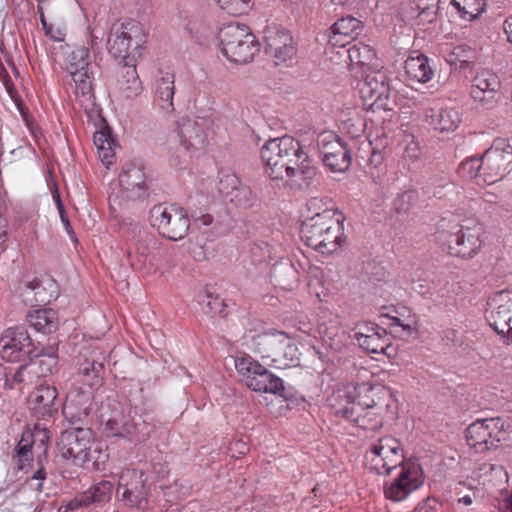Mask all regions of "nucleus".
<instances>
[{
  "mask_svg": "<svg viewBox=\"0 0 512 512\" xmlns=\"http://www.w3.org/2000/svg\"><path fill=\"white\" fill-rule=\"evenodd\" d=\"M34 352V342L24 327H10L3 332L0 338V356L4 361L25 362Z\"/></svg>",
  "mask_w": 512,
  "mask_h": 512,
  "instance_id": "13",
  "label": "nucleus"
},
{
  "mask_svg": "<svg viewBox=\"0 0 512 512\" xmlns=\"http://www.w3.org/2000/svg\"><path fill=\"white\" fill-rule=\"evenodd\" d=\"M405 462L400 441L390 435L377 439L365 453L367 468L379 475H389Z\"/></svg>",
  "mask_w": 512,
  "mask_h": 512,
  "instance_id": "8",
  "label": "nucleus"
},
{
  "mask_svg": "<svg viewBox=\"0 0 512 512\" xmlns=\"http://www.w3.org/2000/svg\"><path fill=\"white\" fill-rule=\"evenodd\" d=\"M301 157H295L292 165L296 168V176L299 180L309 183L316 175V168L311 164L306 153L301 149Z\"/></svg>",
  "mask_w": 512,
  "mask_h": 512,
  "instance_id": "47",
  "label": "nucleus"
},
{
  "mask_svg": "<svg viewBox=\"0 0 512 512\" xmlns=\"http://www.w3.org/2000/svg\"><path fill=\"white\" fill-rule=\"evenodd\" d=\"M509 424L501 417L478 419L466 429L467 444L476 453H485L499 447L509 438Z\"/></svg>",
  "mask_w": 512,
  "mask_h": 512,
  "instance_id": "7",
  "label": "nucleus"
},
{
  "mask_svg": "<svg viewBox=\"0 0 512 512\" xmlns=\"http://www.w3.org/2000/svg\"><path fill=\"white\" fill-rule=\"evenodd\" d=\"M424 0H404L397 10L399 17L405 22H415Z\"/></svg>",
  "mask_w": 512,
  "mask_h": 512,
  "instance_id": "52",
  "label": "nucleus"
},
{
  "mask_svg": "<svg viewBox=\"0 0 512 512\" xmlns=\"http://www.w3.org/2000/svg\"><path fill=\"white\" fill-rule=\"evenodd\" d=\"M317 332L323 344L327 347L333 350H339L342 347L345 340V334L340 326V321L337 316L321 321L318 324Z\"/></svg>",
  "mask_w": 512,
  "mask_h": 512,
  "instance_id": "29",
  "label": "nucleus"
},
{
  "mask_svg": "<svg viewBox=\"0 0 512 512\" xmlns=\"http://www.w3.org/2000/svg\"><path fill=\"white\" fill-rule=\"evenodd\" d=\"M360 347L372 354H384L391 358L395 356V349L391 345V339L385 330V334L376 332L375 335L368 337L366 340H360Z\"/></svg>",
  "mask_w": 512,
  "mask_h": 512,
  "instance_id": "36",
  "label": "nucleus"
},
{
  "mask_svg": "<svg viewBox=\"0 0 512 512\" xmlns=\"http://www.w3.org/2000/svg\"><path fill=\"white\" fill-rule=\"evenodd\" d=\"M475 59V51L467 45L455 46L445 55V61L454 69H466L474 63Z\"/></svg>",
  "mask_w": 512,
  "mask_h": 512,
  "instance_id": "38",
  "label": "nucleus"
},
{
  "mask_svg": "<svg viewBox=\"0 0 512 512\" xmlns=\"http://www.w3.org/2000/svg\"><path fill=\"white\" fill-rule=\"evenodd\" d=\"M499 89L498 76L490 70L483 69L473 78L470 94L475 101L488 104L495 98Z\"/></svg>",
  "mask_w": 512,
  "mask_h": 512,
  "instance_id": "20",
  "label": "nucleus"
},
{
  "mask_svg": "<svg viewBox=\"0 0 512 512\" xmlns=\"http://www.w3.org/2000/svg\"><path fill=\"white\" fill-rule=\"evenodd\" d=\"M104 364L102 361L95 358L85 357L84 361L79 364L78 377L79 380L91 388L99 387L104 380Z\"/></svg>",
  "mask_w": 512,
  "mask_h": 512,
  "instance_id": "31",
  "label": "nucleus"
},
{
  "mask_svg": "<svg viewBox=\"0 0 512 512\" xmlns=\"http://www.w3.org/2000/svg\"><path fill=\"white\" fill-rule=\"evenodd\" d=\"M360 28L361 22L358 19L352 16H347L337 20L332 26V31L335 36L340 35L353 38L358 35Z\"/></svg>",
  "mask_w": 512,
  "mask_h": 512,
  "instance_id": "48",
  "label": "nucleus"
},
{
  "mask_svg": "<svg viewBox=\"0 0 512 512\" xmlns=\"http://www.w3.org/2000/svg\"><path fill=\"white\" fill-rule=\"evenodd\" d=\"M249 450L246 442L241 439L233 440L229 445V452L232 457L240 458L244 456Z\"/></svg>",
  "mask_w": 512,
  "mask_h": 512,
  "instance_id": "59",
  "label": "nucleus"
},
{
  "mask_svg": "<svg viewBox=\"0 0 512 512\" xmlns=\"http://www.w3.org/2000/svg\"><path fill=\"white\" fill-rule=\"evenodd\" d=\"M116 492L129 506L142 510L148 506V487L141 471L124 470L120 474Z\"/></svg>",
  "mask_w": 512,
  "mask_h": 512,
  "instance_id": "18",
  "label": "nucleus"
},
{
  "mask_svg": "<svg viewBox=\"0 0 512 512\" xmlns=\"http://www.w3.org/2000/svg\"><path fill=\"white\" fill-rule=\"evenodd\" d=\"M393 321H394L396 326L402 327V329L409 336L412 335V334H415L416 331H417V329H416V321L415 320H409L407 323H405V322H403L399 318H394Z\"/></svg>",
  "mask_w": 512,
  "mask_h": 512,
  "instance_id": "64",
  "label": "nucleus"
},
{
  "mask_svg": "<svg viewBox=\"0 0 512 512\" xmlns=\"http://www.w3.org/2000/svg\"><path fill=\"white\" fill-rule=\"evenodd\" d=\"M400 467L398 476L384 487L385 497L394 502L405 500L424 484V475L420 464L409 460Z\"/></svg>",
  "mask_w": 512,
  "mask_h": 512,
  "instance_id": "15",
  "label": "nucleus"
},
{
  "mask_svg": "<svg viewBox=\"0 0 512 512\" xmlns=\"http://www.w3.org/2000/svg\"><path fill=\"white\" fill-rule=\"evenodd\" d=\"M419 17H417L414 22L416 25L424 26L426 24L432 23L437 18V13L433 5H428L425 1L422 4V8L418 13Z\"/></svg>",
  "mask_w": 512,
  "mask_h": 512,
  "instance_id": "58",
  "label": "nucleus"
},
{
  "mask_svg": "<svg viewBox=\"0 0 512 512\" xmlns=\"http://www.w3.org/2000/svg\"><path fill=\"white\" fill-rule=\"evenodd\" d=\"M425 121L434 130L439 132H453L461 123V117L457 110L453 108H433L426 109Z\"/></svg>",
  "mask_w": 512,
  "mask_h": 512,
  "instance_id": "27",
  "label": "nucleus"
},
{
  "mask_svg": "<svg viewBox=\"0 0 512 512\" xmlns=\"http://www.w3.org/2000/svg\"><path fill=\"white\" fill-rule=\"evenodd\" d=\"M380 334H385V329L375 323L371 322H363L359 323L355 327V339L360 344V340H366L368 337L375 335L376 332H379Z\"/></svg>",
  "mask_w": 512,
  "mask_h": 512,
  "instance_id": "55",
  "label": "nucleus"
},
{
  "mask_svg": "<svg viewBox=\"0 0 512 512\" xmlns=\"http://www.w3.org/2000/svg\"><path fill=\"white\" fill-rule=\"evenodd\" d=\"M93 142L98 150L101 162L108 168L114 161L115 141L109 130L95 132Z\"/></svg>",
  "mask_w": 512,
  "mask_h": 512,
  "instance_id": "37",
  "label": "nucleus"
},
{
  "mask_svg": "<svg viewBox=\"0 0 512 512\" xmlns=\"http://www.w3.org/2000/svg\"><path fill=\"white\" fill-rule=\"evenodd\" d=\"M46 478V473L43 467L39 468L29 480V485L36 491L41 492L43 488V480Z\"/></svg>",
  "mask_w": 512,
  "mask_h": 512,
  "instance_id": "61",
  "label": "nucleus"
},
{
  "mask_svg": "<svg viewBox=\"0 0 512 512\" xmlns=\"http://www.w3.org/2000/svg\"><path fill=\"white\" fill-rule=\"evenodd\" d=\"M340 128L350 135L351 138L359 137L365 130L366 123L364 118L357 110L342 113L340 118Z\"/></svg>",
  "mask_w": 512,
  "mask_h": 512,
  "instance_id": "42",
  "label": "nucleus"
},
{
  "mask_svg": "<svg viewBox=\"0 0 512 512\" xmlns=\"http://www.w3.org/2000/svg\"><path fill=\"white\" fill-rule=\"evenodd\" d=\"M347 54L350 64L353 66L369 65L376 56L374 49L362 42H358L348 48Z\"/></svg>",
  "mask_w": 512,
  "mask_h": 512,
  "instance_id": "45",
  "label": "nucleus"
},
{
  "mask_svg": "<svg viewBox=\"0 0 512 512\" xmlns=\"http://www.w3.org/2000/svg\"><path fill=\"white\" fill-rule=\"evenodd\" d=\"M511 308L512 305L508 300L505 304H499L497 308L492 310L487 316L490 326L498 335L507 339V344L509 343L508 340L510 332L512 331V327L510 326L512 321Z\"/></svg>",
  "mask_w": 512,
  "mask_h": 512,
  "instance_id": "32",
  "label": "nucleus"
},
{
  "mask_svg": "<svg viewBox=\"0 0 512 512\" xmlns=\"http://www.w3.org/2000/svg\"><path fill=\"white\" fill-rule=\"evenodd\" d=\"M451 4L460 17L468 21L480 16L486 6L485 0H451Z\"/></svg>",
  "mask_w": 512,
  "mask_h": 512,
  "instance_id": "44",
  "label": "nucleus"
},
{
  "mask_svg": "<svg viewBox=\"0 0 512 512\" xmlns=\"http://www.w3.org/2000/svg\"><path fill=\"white\" fill-rule=\"evenodd\" d=\"M345 217L304 220L301 226L302 241L322 255H332L346 244Z\"/></svg>",
  "mask_w": 512,
  "mask_h": 512,
  "instance_id": "3",
  "label": "nucleus"
},
{
  "mask_svg": "<svg viewBox=\"0 0 512 512\" xmlns=\"http://www.w3.org/2000/svg\"><path fill=\"white\" fill-rule=\"evenodd\" d=\"M33 435L31 431H26L22 434V437L17 445L16 451L19 456V461H27L29 459V453L33 444L35 443L32 439Z\"/></svg>",
  "mask_w": 512,
  "mask_h": 512,
  "instance_id": "56",
  "label": "nucleus"
},
{
  "mask_svg": "<svg viewBox=\"0 0 512 512\" xmlns=\"http://www.w3.org/2000/svg\"><path fill=\"white\" fill-rule=\"evenodd\" d=\"M94 432L90 428H73L61 433L58 449L62 457L70 459L75 465L84 466L86 451L90 449Z\"/></svg>",
  "mask_w": 512,
  "mask_h": 512,
  "instance_id": "16",
  "label": "nucleus"
},
{
  "mask_svg": "<svg viewBox=\"0 0 512 512\" xmlns=\"http://www.w3.org/2000/svg\"><path fill=\"white\" fill-rule=\"evenodd\" d=\"M39 13H40V21H41L43 30L45 32V35L57 42L64 41L65 36H66L65 27L62 25H58V24L56 25L53 23H49L46 20L42 9H40Z\"/></svg>",
  "mask_w": 512,
  "mask_h": 512,
  "instance_id": "54",
  "label": "nucleus"
},
{
  "mask_svg": "<svg viewBox=\"0 0 512 512\" xmlns=\"http://www.w3.org/2000/svg\"><path fill=\"white\" fill-rule=\"evenodd\" d=\"M301 146L292 136L285 135L268 140L261 149V159L266 172L273 179L296 176V168L292 165L295 157H301Z\"/></svg>",
  "mask_w": 512,
  "mask_h": 512,
  "instance_id": "4",
  "label": "nucleus"
},
{
  "mask_svg": "<svg viewBox=\"0 0 512 512\" xmlns=\"http://www.w3.org/2000/svg\"><path fill=\"white\" fill-rule=\"evenodd\" d=\"M176 136L185 154L183 163L191 158V153L194 150L204 145L206 139L203 125L190 117H181L177 121ZM171 164L177 167L182 164V161L175 157L171 159Z\"/></svg>",
  "mask_w": 512,
  "mask_h": 512,
  "instance_id": "19",
  "label": "nucleus"
},
{
  "mask_svg": "<svg viewBox=\"0 0 512 512\" xmlns=\"http://www.w3.org/2000/svg\"><path fill=\"white\" fill-rule=\"evenodd\" d=\"M53 198H54V200L56 202L57 209H58L61 221L64 224L67 232L69 234H73L74 235V233L72 231V227H71L70 221H69V218L66 215V212H65V209H64V205H63V203L61 201V198H60V195H59L58 191H55V193L53 194Z\"/></svg>",
  "mask_w": 512,
  "mask_h": 512,
  "instance_id": "60",
  "label": "nucleus"
},
{
  "mask_svg": "<svg viewBox=\"0 0 512 512\" xmlns=\"http://www.w3.org/2000/svg\"><path fill=\"white\" fill-rule=\"evenodd\" d=\"M90 66V51L85 46L75 47L67 57L66 70L84 69Z\"/></svg>",
  "mask_w": 512,
  "mask_h": 512,
  "instance_id": "50",
  "label": "nucleus"
},
{
  "mask_svg": "<svg viewBox=\"0 0 512 512\" xmlns=\"http://www.w3.org/2000/svg\"><path fill=\"white\" fill-rule=\"evenodd\" d=\"M100 421L106 437H130L135 433V425L120 409L113 410L109 416L101 411Z\"/></svg>",
  "mask_w": 512,
  "mask_h": 512,
  "instance_id": "24",
  "label": "nucleus"
},
{
  "mask_svg": "<svg viewBox=\"0 0 512 512\" xmlns=\"http://www.w3.org/2000/svg\"><path fill=\"white\" fill-rule=\"evenodd\" d=\"M206 306L211 312H216L222 306V300L218 296H213L211 293H205Z\"/></svg>",
  "mask_w": 512,
  "mask_h": 512,
  "instance_id": "63",
  "label": "nucleus"
},
{
  "mask_svg": "<svg viewBox=\"0 0 512 512\" xmlns=\"http://www.w3.org/2000/svg\"><path fill=\"white\" fill-rule=\"evenodd\" d=\"M286 341V333L279 330H268L253 338L256 351L263 359L275 364L281 350L282 342Z\"/></svg>",
  "mask_w": 512,
  "mask_h": 512,
  "instance_id": "25",
  "label": "nucleus"
},
{
  "mask_svg": "<svg viewBox=\"0 0 512 512\" xmlns=\"http://www.w3.org/2000/svg\"><path fill=\"white\" fill-rule=\"evenodd\" d=\"M148 30L136 20L117 21L110 28L107 40V50L114 58L124 61L126 67L128 97L138 95L141 90V81L138 77L135 58L142 55L148 42Z\"/></svg>",
  "mask_w": 512,
  "mask_h": 512,
  "instance_id": "2",
  "label": "nucleus"
},
{
  "mask_svg": "<svg viewBox=\"0 0 512 512\" xmlns=\"http://www.w3.org/2000/svg\"><path fill=\"white\" fill-rule=\"evenodd\" d=\"M299 360L298 348L286 334V341L282 342L279 357H277L275 365L278 367L296 366L299 364Z\"/></svg>",
  "mask_w": 512,
  "mask_h": 512,
  "instance_id": "46",
  "label": "nucleus"
},
{
  "mask_svg": "<svg viewBox=\"0 0 512 512\" xmlns=\"http://www.w3.org/2000/svg\"><path fill=\"white\" fill-rule=\"evenodd\" d=\"M404 68L407 77L418 83H427L434 77L430 60L423 54L408 57Z\"/></svg>",
  "mask_w": 512,
  "mask_h": 512,
  "instance_id": "28",
  "label": "nucleus"
},
{
  "mask_svg": "<svg viewBox=\"0 0 512 512\" xmlns=\"http://www.w3.org/2000/svg\"><path fill=\"white\" fill-rule=\"evenodd\" d=\"M482 232L483 229L478 223L471 227L454 224L447 229L439 230L436 239L449 255L471 259L478 254L482 247Z\"/></svg>",
  "mask_w": 512,
  "mask_h": 512,
  "instance_id": "6",
  "label": "nucleus"
},
{
  "mask_svg": "<svg viewBox=\"0 0 512 512\" xmlns=\"http://www.w3.org/2000/svg\"><path fill=\"white\" fill-rule=\"evenodd\" d=\"M359 92L364 105L373 112L392 110L391 88L385 72L377 70L367 73L359 84Z\"/></svg>",
  "mask_w": 512,
  "mask_h": 512,
  "instance_id": "12",
  "label": "nucleus"
},
{
  "mask_svg": "<svg viewBox=\"0 0 512 512\" xmlns=\"http://www.w3.org/2000/svg\"><path fill=\"white\" fill-rule=\"evenodd\" d=\"M48 287L44 286L38 279L25 281L19 287V295L25 305L38 306L48 304L57 297L56 291L52 290L55 284L49 281Z\"/></svg>",
  "mask_w": 512,
  "mask_h": 512,
  "instance_id": "21",
  "label": "nucleus"
},
{
  "mask_svg": "<svg viewBox=\"0 0 512 512\" xmlns=\"http://www.w3.org/2000/svg\"><path fill=\"white\" fill-rule=\"evenodd\" d=\"M121 194L109 196V208L114 212L127 207L130 201L144 200L148 196L146 175L142 167L126 163L119 174Z\"/></svg>",
  "mask_w": 512,
  "mask_h": 512,
  "instance_id": "10",
  "label": "nucleus"
},
{
  "mask_svg": "<svg viewBox=\"0 0 512 512\" xmlns=\"http://www.w3.org/2000/svg\"><path fill=\"white\" fill-rule=\"evenodd\" d=\"M220 50L232 63L247 64L260 52V43L245 25L228 24L218 32Z\"/></svg>",
  "mask_w": 512,
  "mask_h": 512,
  "instance_id": "5",
  "label": "nucleus"
},
{
  "mask_svg": "<svg viewBox=\"0 0 512 512\" xmlns=\"http://www.w3.org/2000/svg\"><path fill=\"white\" fill-rule=\"evenodd\" d=\"M217 5L231 15L247 13L253 6V0H214Z\"/></svg>",
  "mask_w": 512,
  "mask_h": 512,
  "instance_id": "53",
  "label": "nucleus"
},
{
  "mask_svg": "<svg viewBox=\"0 0 512 512\" xmlns=\"http://www.w3.org/2000/svg\"><path fill=\"white\" fill-rule=\"evenodd\" d=\"M175 93V75L169 71H160V76L155 80L154 104L165 113L174 110L173 98Z\"/></svg>",
  "mask_w": 512,
  "mask_h": 512,
  "instance_id": "26",
  "label": "nucleus"
},
{
  "mask_svg": "<svg viewBox=\"0 0 512 512\" xmlns=\"http://www.w3.org/2000/svg\"><path fill=\"white\" fill-rule=\"evenodd\" d=\"M87 460L83 467L93 470H102L105 468L106 463L109 459L107 447L93 439L92 445L89 450L86 451Z\"/></svg>",
  "mask_w": 512,
  "mask_h": 512,
  "instance_id": "41",
  "label": "nucleus"
},
{
  "mask_svg": "<svg viewBox=\"0 0 512 512\" xmlns=\"http://www.w3.org/2000/svg\"><path fill=\"white\" fill-rule=\"evenodd\" d=\"M306 209L308 216L305 220L321 219L324 216L330 218H341L344 217L343 213L338 210L336 203L332 198L324 197H312L306 203Z\"/></svg>",
  "mask_w": 512,
  "mask_h": 512,
  "instance_id": "30",
  "label": "nucleus"
},
{
  "mask_svg": "<svg viewBox=\"0 0 512 512\" xmlns=\"http://www.w3.org/2000/svg\"><path fill=\"white\" fill-rule=\"evenodd\" d=\"M235 367L246 386L253 391L283 396V380L249 355L237 358Z\"/></svg>",
  "mask_w": 512,
  "mask_h": 512,
  "instance_id": "9",
  "label": "nucleus"
},
{
  "mask_svg": "<svg viewBox=\"0 0 512 512\" xmlns=\"http://www.w3.org/2000/svg\"><path fill=\"white\" fill-rule=\"evenodd\" d=\"M33 441H39L41 444L46 445L50 439V431L47 428H40L36 425L34 431L31 432Z\"/></svg>",
  "mask_w": 512,
  "mask_h": 512,
  "instance_id": "62",
  "label": "nucleus"
},
{
  "mask_svg": "<svg viewBox=\"0 0 512 512\" xmlns=\"http://www.w3.org/2000/svg\"><path fill=\"white\" fill-rule=\"evenodd\" d=\"M482 165V156L467 157L460 163L457 173L463 179L475 180L478 185H485L481 177Z\"/></svg>",
  "mask_w": 512,
  "mask_h": 512,
  "instance_id": "40",
  "label": "nucleus"
},
{
  "mask_svg": "<svg viewBox=\"0 0 512 512\" xmlns=\"http://www.w3.org/2000/svg\"><path fill=\"white\" fill-rule=\"evenodd\" d=\"M92 394L79 388L70 390L63 404V413L72 421L84 420L92 410Z\"/></svg>",
  "mask_w": 512,
  "mask_h": 512,
  "instance_id": "22",
  "label": "nucleus"
},
{
  "mask_svg": "<svg viewBox=\"0 0 512 512\" xmlns=\"http://www.w3.org/2000/svg\"><path fill=\"white\" fill-rule=\"evenodd\" d=\"M57 390L49 385H39L30 395L29 404L37 417H51L57 412Z\"/></svg>",
  "mask_w": 512,
  "mask_h": 512,
  "instance_id": "23",
  "label": "nucleus"
},
{
  "mask_svg": "<svg viewBox=\"0 0 512 512\" xmlns=\"http://www.w3.org/2000/svg\"><path fill=\"white\" fill-rule=\"evenodd\" d=\"M67 72L70 74L73 82L75 83L77 94L87 95L91 92L92 76L89 72V68H71V70Z\"/></svg>",
  "mask_w": 512,
  "mask_h": 512,
  "instance_id": "49",
  "label": "nucleus"
},
{
  "mask_svg": "<svg viewBox=\"0 0 512 512\" xmlns=\"http://www.w3.org/2000/svg\"><path fill=\"white\" fill-rule=\"evenodd\" d=\"M317 146L324 165L332 172H345L351 165L347 144L334 132L324 131L317 137Z\"/></svg>",
  "mask_w": 512,
  "mask_h": 512,
  "instance_id": "14",
  "label": "nucleus"
},
{
  "mask_svg": "<svg viewBox=\"0 0 512 512\" xmlns=\"http://www.w3.org/2000/svg\"><path fill=\"white\" fill-rule=\"evenodd\" d=\"M345 404L337 411L348 421L368 431L391 425L398 417V400L393 390L381 384H350L339 392Z\"/></svg>",
  "mask_w": 512,
  "mask_h": 512,
  "instance_id": "1",
  "label": "nucleus"
},
{
  "mask_svg": "<svg viewBox=\"0 0 512 512\" xmlns=\"http://www.w3.org/2000/svg\"><path fill=\"white\" fill-rule=\"evenodd\" d=\"M511 149L508 139L497 138L486 152L488 153V158L491 160L492 164H498V167L506 173H509L510 170H508V167L512 162Z\"/></svg>",
  "mask_w": 512,
  "mask_h": 512,
  "instance_id": "35",
  "label": "nucleus"
},
{
  "mask_svg": "<svg viewBox=\"0 0 512 512\" xmlns=\"http://www.w3.org/2000/svg\"><path fill=\"white\" fill-rule=\"evenodd\" d=\"M114 484L108 480H102L83 491L89 506L97 503H105L111 499Z\"/></svg>",
  "mask_w": 512,
  "mask_h": 512,
  "instance_id": "43",
  "label": "nucleus"
},
{
  "mask_svg": "<svg viewBox=\"0 0 512 512\" xmlns=\"http://www.w3.org/2000/svg\"><path fill=\"white\" fill-rule=\"evenodd\" d=\"M482 169L483 173H481V177L484 181L485 185H491L496 183L498 180H501L502 177L506 174L498 164H492L491 160L488 158V153L482 155Z\"/></svg>",
  "mask_w": 512,
  "mask_h": 512,
  "instance_id": "51",
  "label": "nucleus"
},
{
  "mask_svg": "<svg viewBox=\"0 0 512 512\" xmlns=\"http://www.w3.org/2000/svg\"><path fill=\"white\" fill-rule=\"evenodd\" d=\"M57 363V347L54 345H51L45 350H43L39 354V359L37 361L31 362L38 379L52 375L57 368Z\"/></svg>",
  "mask_w": 512,
  "mask_h": 512,
  "instance_id": "39",
  "label": "nucleus"
},
{
  "mask_svg": "<svg viewBox=\"0 0 512 512\" xmlns=\"http://www.w3.org/2000/svg\"><path fill=\"white\" fill-rule=\"evenodd\" d=\"M150 222L163 237L178 241L189 231L190 219L187 211L177 205H155L150 210Z\"/></svg>",
  "mask_w": 512,
  "mask_h": 512,
  "instance_id": "11",
  "label": "nucleus"
},
{
  "mask_svg": "<svg viewBox=\"0 0 512 512\" xmlns=\"http://www.w3.org/2000/svg\"><path fill=\"white\" fill-rule=\"evenodd\" d=\"M38 379L33 365L30 363L21 365L13 374H5L4 387L7 389H19L33 384Z\"/></svg>",
  "mask_w": 512,
  "mask_h": 512,
  "instance_id": "34",
  "label": "nucleus"
},
{
  "mask_svg": "<svg viewBox=\"0 0 512 512\" xmlns=\"http://www.w3.org/2000/svg\"><path fill=\"white\" fill-rule=\"evenodd\" d=\"M265 51L276 65H290L297 55L291 33L281 27L270 26L265 31Z\"/></svg>",
  "mask_w": 512,
  "mask_h": 512,
  "instance_id": "17",
  "label": "nucleus"
},
{
  "mask_svg": "<svg viewBox=\"0 0 512 512\" xmlns=\"http://www.w3.org/2000/svg\"><path fill=\"white\" fill-rule=\"evenodd\" d=\"M27 321L36 331L51 333L58 328V313L52 308L37 309L28 313Z\"/></svg>",
  "mask_w": 512,
  "mask_h": 512,
  "instance_id": "33",
  "label": "nucleus"
},
{
  "mask_svg": "<svg viewBox=\"0 0 512 512\" xmlns=\"http://www.w3.org/2000/svg\"><path fill=\"white\" fill-rule=\"evenodd\" d=\"M88 501L84 493H77L72 499L63 500L59 506V512L73 511L82 507H88Z\"/></svg>",
  "mask_w": 512,
  "mask_h": 512,
  "instance_id": "57",
  "label": "nucleus"
}]
</instances>
